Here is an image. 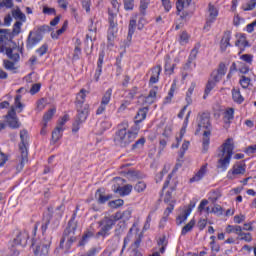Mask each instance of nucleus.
Listing matches in <instances>:
<instances>
[{
  "instance_id": "69168bd1",
  "label": "nucleus",
  "mask_w": 256,
  "mask_h": 256,
  "mask_svg": "<svg viewBox=\"0 0 256 256\" xmlns=\"http://www.w3.org/2000/svg\"><path fill=\"white\" fill-rule=\"evenodd\" d=\"M47 51H49V45L43 44L36 50V53L39 55V57H43V55H45Z\"/></svg>"
},
{
  "instance_id": "2f4dec72",
  "label": "nucleus",
  "mask_w": 256,
  "mask_h": 256,
  "mask_svg": "<svg viewBox=\"0 0 256 256\" xmlns=\"http://www.w3.org/2000/svg\"><path fill=\"white\" fill-rule=\"evenodd\" d=\"M23 99V96L21 94H17L14 98V111L15 109L18 110V113H23V109H25V104L21 102Z\"/></svg>"
},
{
  "instance_id": "774afa93",
  "label": "nucleus",
  "mask_w": 256,
  "mask_h": 256,
  "mask_svg": "<svg viewBox=\"0 0 256 256\" xmlns=\"http://www.w3.org/2000/svg\"><path fill=\"white\" fill-rule=\"evenodd\" d=\"M241 61L247 63L248 65H253V55L251 54H243L240 56Z\"/></svg>"
},
{
  "instance_id": "3c124183",
  "label": "nucleus",
  "mask_w": 256,
  "mask_h": 256,
  "mask_svg": "<svg viewBox=\"0 0 256 256\" xmlns=\"http://www.w3.org/2000/svg\"><path fill=\"white\" fill-rule=\"evenodd\" d=\"M189 39H191V36L187 31H183L178 38V43L179 45H187L189 43Z\"/></svg>"
},
{
  "instance_id": "a19ab883",
  "label": "nucleus",
  "mask_w": 256,
  "mask_h": 256,
  "mask_svg": "<svg viewBox=\"0 0 256 256\" xmlns=\"http://www.w3.org/2000/svg\"><path fill=\"white\" fill-rule=\"evenodd\" d=\"M89 34L86 35L87 41H93V35H97V25L93 22V19L90 20V24L88 26Z\"/></svg>"
},
{
  "instance_id": "9d476101",
  "label": "nucleus",
  "mask_w": 256,
  "mask_h": 256,
  "mask_svg": "<svg viewBox=\"0 0 256 256\" xmlns=\"http://www.w3.org/2000/svg\"><path fill=\"white\" fill-rule=\"evenodd\" d=\"M6 123L10 129H19L21 127V122H19V118L17 117V111H15V107H11L5 116Z\"/></svg>"
},
{
  "instance_id": "f8f14e48",
  "label": "nucleus",
  "mask_w": 256,
  "mask_h": 256,
  "mask_svg": "<svg viewBox=\"0 0 256 256\" xmlns=\"http://www.w3.org/2000/svg\"><path fill=\"white\" fill-rule=\"evenodd\" d=\"M111 97H113V88H109L103 94L100 106L96 110V115H103L104 111H107V105L111 103Z\"/></svg>"
},
{
  "instance_id": "37998d69",
  "label": "nucleus",
  "mask_w": 256,
  "mask_h": 256,
  "mask_svg": "<svg viewBox=\"0 0 256 256\" xmlns=\"http://www.w3.org/2000/svg\"><path fill=\"white\" fill-rule=\"evenodd\" d=\"M57 113V108L49 109L43 115L44 127H47V123L53 119L54 115Z\"/></svg>"
},
{
  "instance_id": "a18cd8bd",
  "label": "nucleus",
  "mask_w": 256,
  "mask_h": 256,
  "mask_svg": "<svg viewBox=\"0 0 256 256\" xmlns=\"http://www.w3.org/2000/svg\"><path fill=\"white\" fill-rule=\"evenodd\" d=\"M216 83L213 80H208L205 90H204V95H203V99H207L211 93V91H213V89H215L216 87Z\"/></svg>"
},
{
  "instance_id": "ddd939ff",
  "label": "nucleus",
  "mask_w": 256,
  "mask_h": 256,
  "mask_svg": "<svg viewBox=\"0 0 256 256\" xmlns=\"http://www.w3.org/2000/svg\"><path fill=\"white\" fill-rule=\"evenodd\" d=\"M207 173H209V164L205 163L189 179V183L193 184V183H199V181H203V179H205V177L207 176Z\"/></svg>"
},
{
  "instance_id": "cd10ccee",
  "label": "nucleus",
  "mask_w": 256,
  "mask_h": 256,
  "mask_svg": "<svg viewBox=\"0 0 256 256\" xmlns=\"http://www.w3.org/2000/svg\"><path fill=\"white\" fill-rule=\"evenodd\" d=\"M235 119V109L234 108H226L223 113V121L225 125H231V121Z\"/></svg>"
},
{
  "instance_id": "c03bdc74",
  "label": "nucleus",
  "mask_w": 256,
  "mask_h": 256,
  "mask_svg": "<svg viewBox=\"0 0 256 256\" xmlns=\"http://www.w3.org/2000/svg\"><path fill=\"white\" fill-rule=\"evenodd\" d=\"M67 27H69V22L66 20V21H64V23L60 29H58L56 32L51 33L52 39H59V37H61V35H63V32L67 31Z\"/></svg>"
},
{
  "instance_id": "4d7b16f0",
  "label": "nucleus",
  "mask_w": 256,
  "mask_h": 256,
  "mask_svg": "<svg viewBox=\"0 0 256 256\" xmlns=\"http://www.w3.org/2000/svg\"><path fill=\"white\" fill-rule=\"evenodd\" d=\"M256 7V0H250L249 2L242 5L244 11H253Z\"/></svg>"
},
{
  "instance_id": "4468645a",
  "label": "nucleus",
  "mask_w": 256,
  "mask_h": 256,
  "mask_svg": "<svg viewBox=\"0 0 256 256\" xmlns=\"http://www.w3.org/2000/svg\"><path fill=\"white\" fill-rule=\"evenodd\" d=\"M41 41H43V34L37 31L35 32L30 31L28 38L26 40V48L33 49V47H35L36 45H39Z\"/></svg>"
},
{
  "instance_id": "a878e982",
  "label": "nucleus",
  "mask_w": 256,
  "mask_h": 256,
  "mask_svg": "<svg viewBox=\"0 0 256 256\" xmlns=\"http://www.w3.org/2000/svg\"><path fill=\"white\" fill-rule=\"evenodd\" d=\"M20 144H19V150L20 151H27V145L29 141V132L25 129L20 131Z\"/></svg>"
},
{
  "instance_id": "f3484780",
  "label": "nucleus",
  "mask_w": 256,
  "mask_h": 256,
  "mask_svg": "<svg viewBox=\"0 0 256 256\" xmlns=\"http://www.w3.org/2000/svg\"><path fill=\"white\" fill-rule=\"evenodd\" d=\"M247 171V166L245 163H237L234 164L232 169L228 171L227 177L228 179H234L233 175H245Z\"/></svg>"
},
{
  "instance_id": "bb28decb",
  "label": "nucleus",
  "mask_w": 256,
  "mask_h": 256,
  "mask_svg": "<svg viewBox=\"0 0 256 256\" xmlns=\"http://www.w3.org/2000/svg\"><path fill=\"white\" fill-rule=\"evenodd\" d=\"M87 90H85L84 88H82L79 93L76 95V100H75V106L76 107H85V105H89V104H85V99H87Z\"/></svg>"
},
{
  "instance_id": "aec40b11",
  "label": "nucleus",
  "mask_w": 256,
  "mask_h": 256,
  "mask_svg": "<svg viewBox=\"0 0 256 256\" xmlns=\"http://www.w3.org/2000/svg\"><path fill=\"white\" fill-rule=\"evenodd\" d=\"M95 198L99 205H105L107 201H111V199H113V194L105 195V189L99 188L95 193Z\"/></svg>"
},
{
  "instance_id": "6ab92c4d",
  "label": "nucleus",
  "mask_w": 256,
  "mask_h": 256,
  "mask_svg": "<svg viewBox=\"0 0 256 256\" xmlns=\"http://www.w3.org/2000/svg\"><path fill=\"white\" fill-rule=\"evenodd\" d=\"M163 71V67L161 64H158L150 69V79H149V85H155L159 83V77H161V72Z\"/></svg>"
},
{
  "instance_id": "c9c22d12",
  "label": "nucleus",
  "mask_w": 256,
  "mask_h": 256,
  "mask_svg": "<svg viewBox=\"0 0 256 256\" xmlns=\"http://www.w3.org/2000/svg\"><path fill=\"white\" fill-rule=\"evenodd\" d=\"M112 9H108V17L113 16V18L117 17V13H119V7H121V4L117 0H111Z\"/></svg>"
},
{
  "instance_id": "2eb2a0df",
  "label": "nucleus",
  "mask_w": 256,
  "mask_h": 256,
  "mask_svg": "<svg viewBox=\"0 0 256 256\" xmlns=\"http://www.w3.org/2000/svg\"><path fill=\"white\" fill-rule=\"evenodd\" d=\"M27 241H29V233L25 231L17 232L12 241V247H27Z\"/></svg>"
},
{
  "instance_id": "c756f323",
  "label": "nucleus",
  "mask_w": 256,
  "mask_h": 256,
  "mask_svg": "<svg viewBox=\"0 0 256 256\" xmlns=\"http://www.w3.org/2000/svg\"><path fill=\"white\" fill-rule=\"evenodd\" d=\"M231 93L232 99L234 103H237V105H241L245 101V97L241 95V90L239 88H233Z\"/></svg>"
},
{
  "instance_id": "1a4fd4ad",
  "label": "nucleus",
  "mask_w": 256,
  "mask_h": 256,
  "mask_svg": "<svg viewBox=\"0 0 256 256\" xmlns=\"http://www.w3.org/2000/svg\"><path fill=\"white\" fill-rule=\"evenodd\" d=\"M198 128L196 133H199L201 129H206V131H211V115L209 112H203L198 114Z\"/></svg>"
},
{
  "instance_id": "338daca9",
  "label": "nucleus",
  "mask_w": 256,
  "mask_h": 256,
  "mask_svg": "<svg viewBox=\"0 0 256 256\" xmlns=\"http://www.w3.org/2000/svg\"><path fill=\"white\" fill-rule=\"evenodd\" d=\"M211 212L214 215L221 217V215H223V207H221V205H219V204H215L214 207L211 209Z\"/></svg>"
},
{
  "instance_id": "052dcab7",
  "label": "nucleus",
  "mask_w": 256,
  "mask_h": 256,
  "mask_svg": "<svg viewBox=\"0 0 256 256\" xmlns=\"http://www.w3.org/2000/svg\"><path fill=\"white\" fill-rule=\"evenodd\" d=\"M23 26V23L21 21L15 22L13 25L12 33L14 34L15 37L21 33V27Z\"/></svg>"
},
{
  "instance_id": "dca6fc26",
  "label": "nucleus",
  "mask_w": 256,
  "mask_h": 256,
  "mask_svg": "<svg viewBox=\"0 0 256 256\" xmlns=\"http://www.w3.org/2000/svg\"><path fill=\"white\" fill-rule=\"evenodd\" d=\"M49 249H51L50 241H42L34 247L35 256H49Z\"/></svg>"
},
{
  "instance_id": "864d4df0",
  "label": "nucleus",
  "mask_w": 256,
  "mask_h": 256,
  "mask_svg": "<svg viewBox=\"0 0 256 256\" xmlns=\"http://www.w3.org/2000/svg\"><path fill=\"white\" fill-rule=\"evenodd\" d=\"M149 3H151V0H140L141 15H143V16L147 15V9L149 7Z\"/></svg>"
},
{
  "instance_id": "f704fd0d",
  "label": "nucleus",
  "mask_w": 256,
  "mask_h": 256,
  "mask_svg": "<svg viewBox=\"0 0 256 256\" xmlns=\"http://www.w3.org/2000/svg\"><path fill=\"white\" fill-rule=\"evenodd\" d=\"M195 225H197V220L195 218H192L181 230V235L185 236L187 233H191L193 229L195 228Z\"/></svg>"
},
{
  "instance_id": "473e14b6",
  "label": "nucleus",
  "mask_w": 256,
  "mask_h": 256,
  "mask_svg": "<svg viewBox=\"0 0 256 256\" xmlns=\"http://www.w3.org/2000/svg\"><path fill=\"white\" fill-rule=\"evenodd\" d=\"M210 143H211V131H204L203 140H202V146H203L204 153H207V151H209Z\"/></svg>"
},
{
  "instance_id": "393cba45",
  "label": "nucleus",
  "mask_w": 256,
  "mask_h": 256,
  "mask_svg": "<svg viewBox=\"0 0 256 256\" xmlns=\"http://www.w3.org/2000/svg\"><path fill=\"white\" fill-rule=\"evenodd\" d=\"M21 156L19 163L16 165V171L17 173H21L23 169L25 168V164L29 163V152L28 151H20Z\"/></svg>"
},
{
  "instance_id": "20e7f679",
  "label": "nucleus",
  "mask_w": 256,
  "mask_h": 256,
  "mask_svg": "<svg viewBox=\"0 0 256 256\" xmlns=\"http://www.w3.org/2000/svg\"><path fill=\"white\" fill-rule=\"evenodd\" d=\"M15 48L6 47L2 44L1 53H4L9 60H3V67L6 71H15L17 67H15L16 63L21 61V55L19 53L14 52Z\"/></svg>"
},
{
  "instance_id": "e433bc0d",
  "label": "nucleus",
  "mask_w": 256,
  "mask_h": 256,
  "mask_svg": "<svg viewBox=\"0 0 256 256\" xmlns=\"http://www.w3.org/2000/svg\"><path fill=\"white\" fill-rule=\"evenodd\" d=\"M65 131V128L57 127L52 131V143L55 145L61 137H63V132Z\"/></svg>"
},
{
  "instance_id": "58836bf2",
  "label": "nucleus",
  "mask_w": 256,
  "mask_h": 256,
  "mask_svg": "<svg viewBox=\"0 0 256 256\" xmlns=\"http://www.w3.org/2000/svg\"><path fill=\"white\" fill-rule=\"evenodd\" d=\"M118 224L116 225V228L114 230V233L117 237L123 235L125 231L127 230V222L118 220Z\"/></svg>"
},
{
  "instance_id": "5fc2aeb1",
  "label": "nucleus",
  "mask_w": 256,
  "mask_h": 256,
  "mask_svg": "<svg viewBox=\"0 0 256 256\" xmlns=\"http://www.w3.org/2000/svg\"><path fill=\"white\" fill-rule=\"evenodd\" d=\"M239 84L241 85L242 89H249V85H251V78L247 76H241Z\"/></svg>"
},
{
  "instance_id": "423d86ee",
  "label": "nucleus",
  "mask_w": 256,
  "mask_h": 256,
  "mask_svg": "<svg viewBox=\"0 0 256 256\" xmlns=\"http://www.w3.org/2000/svg\"><path fill=\"white\" fill-rule=\"evenodd\" d=\"M76 117L72 124V133H79V129H81V125L87 121V117H89V105L76 107Z\"/></svg>"
},
{
  "instance_id": "f03ea898",
  "label": "nucleus",
  "mask_w": 256,
  "mask_h": 256,
  "mask_svg": "<svg viewBox=\"0 0 256 256\" xmlns=\"http://www.w3.org/2000/svg\"><path fill=\"white\" fill-rule=\"evenodd\" d=\"M233 151H235V144L233 138H228L221 145V153L219 154L220 159L217 162V169L222 173H225L231 165V159L233 158Z\"/></svg>"
},
{
  "instance_id": "e2e57ef3",
  "label": "nucleus",
  "mask_w": 256,
  "mask_h": 256,
  "mask_svg": "<svg viewBox=\"0 0 256 256\" xmlns=\"http://www.w3.org/2000/svg\"><path fill=\"white\" fill-rule=\"evenodd\" d=\"M12 16L14 19H20V21H25V15L21 12V9L12 10Z\"/></svg>"
},
{
  "instance_id": "0eeeda50",
  "label": "nucleus",
  "mask_w": 256,
  "mask_h": 256,
  "mask_svg": "<svg viewBox=\"0 0 256 256\" xmlns=\"http://www.w3.org/2000/svg\"><path fill=\"white\" fill-rule=\"evenodd\" d=\"M177 185L178 182L177 180L173 179V174H169L162 188V191L168 189L164 196V203H171L173 199V192L177 191Z\"/></svg>"
},
{
  "instance_id": "7ed1b4c3",
  "label": "nucleus",
  "mask_w": 256,
  "mask_h": 256,
  "mask_svg": "<svg viewBox=\"0 0 256 256\" xmlns=\"http://www.w3.org/2000/svg\"><path fill=\"white\" fill-rule=\"evenodd\" d=\"M140 129L141 127L139 126H134L128 131L125 127L119 128L114 135V142L120 147H127L137 139Z\"/></svg>"
},
{
  "instance_id": "c85d7f7f",
  "label": "nucleus",
  "mask_w": 256,
  "mask_h": 256,
  "mask_svg": "<svg viewBox=\"0 0 256 256\" xmlns=\"http://www.w3.org/2000/svg\"><path fill=\"white\" fill-rule=\"evenodd\" d=\"M114 215L116 216L117 221H125V223H127V221L131 219V215H133V211H131V209H127V210H124L123 212L118 211L114 213Z\"/></svg>"
},
{
  "instance_id": "b1692460",
  "label": "nucleus",
  "mask_w": 256,
  "mask_h": 256,
  "mask_svg": "<svg viewBox=\"0 0 256 256\" xmlns=\"http://www.w3.org/2000/svg\"><path fill=\"white\" fill-rule=\"evenodd\" d=\"M164 71L166 75H173L175 73V67H177V64L171 63V55L167 54L164 57Z\"/></svg>"
},
{
  "instance_id": "4c0bfd02",
  "label": "nucleus",
  "mask_w": 256,
  "mask_h": 256,
  "mask_svg": "<svg viewBox=\"0 0 256 256\" xmlns=\"http://www.w3.org/2000/svg\"><path fill=\"white\" fill-rule=\"evenodd\" d=\"M199 53V50L197 48H193L190 52V55L188 57L187 63L184 65V69L187 71L191 68V63L197 59V54Z\"/></svg>"
},
{
  "instance_id": "39448f33",
  "label": "nucleus",
  "mask_w": 256,
  "mask_h": 256,
  "mask_svg": "<svg viewBox=\"0 0 256 256\" xmlns=\"http://www.w3.org/2000/svg\"><path fill=\"white\" fill-rule=\"evenodd\" d=\"M117 221L115 214L105 216L102 220L98 221L101 229L97 232L96 237H109V232L113 229L114 225H117Z\"/></svg>"
},
{
  "instance_id": "13d9d810",
  "label": "nucleus",
  "mask_w": 256,
  "mask_h": 256,
  "mask_svg": "<svg viewBox=\"0 0 256 256\" xmlns=\"http://www.w3.org/2000/svg\"><path fill=\"white\" fill-rule=\"evenodd\" d=\"M125 11H133L135 9V0H123Z\"/></svg>"
},
{
  "instance_id": "4be33fe9",
  "label": "nucleus",
  "mask_w": 256,
  "mask_h": 256,
  "mask_svg": "<svg viewBox=\"0 0 256 256\" xmlns=\"http://www.w3.org/2000/svg\"><path fill=\"white\" fill-rule=\"evenodd\" d=\"M149 113V107L140 108L134 118V127H139V123H143L147 119V114Z\"/></svg>"
},
{
  "instance_id": "412c9836",
  "label": "nucleus",
  "mask_w": 256,
  "mask_h": 256,
  "mask_svg": "<svg viewBox=\"0 0 256 256\" xmlns=\"http://www.w3.org/2000/svg\"><path fill=\"white\" fill-rule=\"evenodd\" d=\"M114 193H118L120 197H127V195H131V191H133V185L126 184L124 186H115L113 187Z\"/></svg>"
},
{
  "instance_id": "a211bd4d",
  "label": "nucleus",
  "mask_w": 256,
  "mask_h": 256,
  "mask_svg": "<svg viewBox=\"0 0 256 256\" xmlns=\"http://www.w3.org/2000/svg\"><path fill=\"white\" fill-rule=\"evenodd\" d=\"M231 37L232 33L229 30L224 31L223 36L220 40V51L222 53H225L229 47H232L231 45Z\"/></svg>"
},
{
  "instance_id": "79ce46f5",
  "label": "nucleus",
  "mask_w": 256,
  "mask_h": 256,
  "mask_svg": "<svg viewBox=\"0 0 256 256\" xmlns=\"http://www.w3.org/2000/svg\"><path fill=\"white\" fill-rule=\"evenodd\" d=\"M225 231L227 233V235H231V233H234L235 235H240L241 231H243V227H241L240 225H228L225 228Z\"/></svg>"
},
{
  "instance_id": "5701e85b",
  "label": "nucleus",
  "mask_w": 256,
  "mask_h": 256,
  "mask_svg": "<svg viewBox=\"0 0 256 256\" xmlns=\"http://www.w3.org/2000/svg\"><path fill=\"white\" fill-rule=\"evenodd\" d=\"M159 91V87L154 86L150 91L149 94L144 97L143 104L144 105H153L155 101H157V92Z\"/></svg>"
},
{
  "instance_id": "72a5a7b5",
  "label": "nucleus",
  "mask_w": 256,
  "mask_h": 256,
  "mask_svg": "<svg viewBox=\"0 0 256 256\" xmlns=\"http://www.w3.org/2000/svg\"><path fill=\"white\" fill-rule=\"evenodd\" d=\"M176 89H177V83L173 82L171 84L168 95L164 98V101H163L164 105H169V103H171V101H173V97L175 95Z\"/></svg>"
},
{
  "instance_id": "680f3d73",
  "label": "nucleus",
  "mask_w": 256,
  "mask_h": 256,
  "mask_svg": "<svg viewBox=\"0 0 256 256\" xmlns=\"http://www.w3.org/2000/svg\"><path fill=\"white\" fill-rule=\"evenodd\" d=\"M237 64L239 73H242L243 75H247V73H249V66L243 62H237Z\"/></svg>"
},
{
  "instance_id": "49530a36",
  "label": "nucleus",
  "mask_w": 256,
  "mask_h": 256,
  "mask_svg": "<svg viewBox=\"0 0 256 256\" xmlns=\"http://www.w3.org/2000/svg\"><path fill=\"white\" fill-rule=\"evenodd\" d=\"M187 131V126H184L180 130L179 137H176V144H172V149H179V145H181V141H183V137H185V133Z\"/></svg>"
},
{
  "instance_id": "9b49d317",
  "label": "nucleus",
  "mask_w": 256,
  "mask_h": 256,
  "mask_svg": "<svg viewBox=\"0 0 256 256\" xmlns=\"http://www.w3.org/2000/svg\"><path fill=\"white\" fill-rule=\"evenodd\" d=\"M108 23H109V28H108V43L113 47V42L115 41V37H117V33H119V28L117 27L118 24L115 21V18H113V15L111 17H108Z\"/></svg>"
},
{
  "instance_id": "6e6552de",
  "label": "nucleus",
  "mask_w": 256,
  "mask_h": 256,
  "mask_svg": "<svg viewBox=\"0 0 256 256\" xmlns=\"http://www.w3.org/2000/svg\"><path fill=\"white\" fill-rule=\"evenodd\" d=\"M217 17H219V8L213 5L212 3L208 4V17L206 19V23L204 25V31H209L213 25L217 21Z\"/></svg>"
},
{
  "instance_id": "de8ad7c7",
  "label": "nucleus",
  "mask_w": 256,
  "mask_h": 256,
  "mask_svg": "<svg viewBox=\"0 0 256 256\" xmlns=\"http://www.w3.org/2000/svg\"><path fill=\"white\" fill-rule=\"evenodd\" d=\"M81 40L80 39H76V46L74 48V53H73V60L74 61H79V59L81 58Z\"/></svg>"
},
{
  "instance_id": "f257e3e1",
  "label": "nucleus",
  "mask_w": 256,
  "mask_h": 256,
  "mask_svg": "<svg viewBox=\"0 0 256 256\" xmlns=\"http://www.w3.org/2000/svg\"><path fill=\"white\" fill-rule=\"evenodd\" d=\"M79 209H81V207L77 205L70 220L68 221L66 229L62 234L59 247L62 249V251H64V253H69L73 247V243H76L77 241L78 223L75 221V219H77V213H79Z\"/></svg>"
},
{
  "instance_id": "ea45409f",
  "label": "nucleus",
  "mask_w": 256,
  "mask_h": 256,
  "mask_svg": "<svg viewBox=\"0 0 256 256\" xmlns=\"http://www.w3.org/2000/svg\"><path fill=\"white\" fill-rule=\"evenodd\" d=\"M15 39V36L13 32L10 29H1V41H13Z\"/></svg>"
},
{
  "instance_id": "6e6d98bb",
  "label": "nucleus",
  "mask_w": 256,
  "mask_h": 256,
  "mask_svg": "<svg viewBox=\"0 0 256 256\" xmlns=\"http://www.w3.org/2000/svg\"><path fill=\"white\" fill-rule=\"evenodd\" d=\"M125 204V201L123 199H116L109 202V206L112 207V209H119V207H123Z\"/></svg>"
},
{
  "instance_id": "603ef678",
  "label": "nucleus",
  "mask_w": 256,
  "mask_h": 256,
  "mask_svg": "<svg viewBox=\"0 0 256 256\" xmlns=\"http://www.w3.org/2000/svg\"><path fill=\"white\" fill-rule=\"evenodd\" d=\"M237 239H239V241H245L246 243H251V241H253V235L249 232L245 233L241 231Z\"/></svg>"
},
{
  "instance_id": "8fccbe9b",
  "label": "nucleus",
  "mask_w": 256,
  "mask_h": 256,
  "mask_svg": "<svg viewBox=\"0 0 256 256\" xmlns=\"http://www.w3.org/2000/svg\"><path fill=\"white\" fill-rule=\"evenodd\" d=\"M189 215H191V210H184L183 213L176 218L177 225H183L189 218Z\"/></svg>"
},
{
  "instance_id": "bf43d9fd",
  "label": "nucleus",
  "mask_w": 256,
  "mask_h": 256,
  "mask_svg": "<svg viewBox=\"0 0 256 256\" xmlns=\"http://www.w3.org/2000/svg\"><path fill=\"white\" fill-rule=\"evenodd\" d=\"M145 189H147V184H145V182H143V181H139L134 186V190L136 191V193H143V191H145Z\"/></svg>"
},
{
  "instance_id": "09e8293b",
  "label": "nucleus",
  "mask_w": 256,
  "mask_h": 256,
  "mask_svg": "<svg viewBox=\"0 0 256 256\" xmlns=\"http://www.w3.org/2000/svg\"><path fill=\"white\" fill-rule=\"evenodd\" d=\"M196 87H197V84L195 82H191L190 87L186 92V101L188 105H191V103H193V100L191 99V97L193 96V92L195 91Z\"/></svg>"
},
{
  "instance_id": "7c9ffc66",
  "label": "nucleus",
  "mask_w": 256,
  "mask_h": 256,
  "mask_svg": "<svg viewBox=\"0 0 256 256\" xmlns=\"http://www.w3.org/2000/svg\"><path fill=\"white\" fill-rule=\"evenodd\" d=\"M92 237H94V234L92 231L84 232L82 235L81 240L78 242L77 247H85L91 241Z\"/></svg>"
},
{
  "instance_id": "0e129e2a",
  "label": "nucleus",
  "mask_w": 256,
  "mask_h": 256,
  "mask_svg": "<svg viewBox=\"0 0 256 256\" xmlns=\"http://www.w3.org/2000/svg\"><path fill=\"white\" fill-rule=\"evenodd\" d=\"M145 137H142L140 139H138L133 145H132V149L135 150V149H141L145 146Z\"/></svg>"
}]
</instances>
